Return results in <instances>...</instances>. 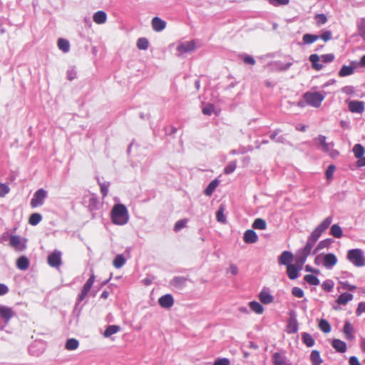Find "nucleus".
Here are the masks:
<instances>
[{"label": "nucleus", "mask_w": 365, "mask_h": 365, "mask_svg": "<svg viewBox=\"0 0 365 365\" xmlns=\"http://www.w3.org/2000/svg\"><path fill=\"white\" fill-rule=\"evenodd\" d=\"M348 107L351 113H361L364 110V103L359 101H351L349 103Z\"/></svg>", "instance_id": "10"}, {"label": "nucleus", "mask_w": 365, "mask_h": 365, "mask_svg": "<svg viewBox=\"0 0 365 365\" xmlns=\"http://www.w3.org/2000/svg\"><path fill=\"white\" fill-rule=\"evenodd\" d=\"M304 279L310 285L317 286L319 284V279L317 278V276L313 274H306L304 277Z\"/></svg>", "instance_id": "39"}, {"label": "nucleus", "mask_w": 365, "mask_h": 365, "mask_svg": "<svg viewBox=\"0 0 365 365\" xmlns=\"http://www.w3.org/2000/svg\"><path fill=\"white\" fill-rule=\"evenodd\" d=\"M252 227L254 229L264 230L267 228V222L262 218H257L252 224Z\"/></svg>", "instance_id": "35"}, {"label": "nucleus", "mask_w": 365, "mask_h": 365, "mask_svg": "<svg viewBox=\"0 0 365 365\" xmlns=\"http://www.w3.org/2000/svg\"><path fill=\"white\" fill-rule=\"evenodd\" d=\"M177 49L180 53L190 52L195 49V42L190 41L182 43L178 46Z\"/></svg>", "instance_id": "16"}, {"label": "nucleus", "mask_w": 365, "mask_h": 365, "mask_svg": "<svg viewBox=\"0 0 365 365\" xmlns=\"http://www.w3.org/2000/svg\"><path fill=\"white\" fill-rule=\"evenodd\" d=\"M352 299L353 295L351 294L345 292L339 296L336 302L340 305H345Z\"/></svg>", "instance_id": "24"}, {"label": "nucleus", "mask_w": 365, "mask_h": 365, "mask_svg": "<svg viewBox=\"0 0 365 365\" xmlns=\"http://www.w3.org/2000/svg\"><path fill=\"white\" fill-rule=\"evenodd\" d=\"M215 110V107L212 104H207L202 109V112L204 115H211Z\"/></svg>", "instance_id": "53"}, {"label": "nucleus", "mask_w": 365, "mask_h": 365, "mask_svg": "<svg viewBox=\"0 0 365 365\" xmlns=\"http://www.w3.org/2000/svg\"><path fill=\"white\" fill-rule=\"evenodd\" d=\"M100 188H101V193L102 194V196L105 197L108 191V185L106 183H100Z\"/></svg>", "instance_id": "62"}, {"label": "nucleus", "mask_w": 365, "mask_h": 365, "mask_svg": "<svg viewBox=\"0 0 365 365\" xmlns=\"http://www.w3.org/2000/svg\"><path fill=\"white\" fill-rule=\"evenodd\" d=\"M303 342L308 346L312 347L314 344V339L312 336L308 333L302 334Z\"/></svg>", "instance_id": "43"}, {"label": "nucleus", "mask_w": 365, "mask_h": 365, "mask_svg": "<svg viewBox=\"0 0 365 365\" xmlns=\"http://www.w3.org/2000/svg\"><path fill=\"white\" fill-rule=\"evenodd\" d=\"M187 279L184 277H175L171 281V284L178 289H182L185 286Z\"/></svg>", "instance_id": "20"}, {"label": "nucleus", "mask_w": 365, "mask_h": 365, "mask_svg": "<svg viewBox=\"0 0 365 365\" xmlns=\"http://www.w3.org/2000/svg\"><path fill=\"white\" fill-rule=\"evenodd\" d=\"M0 316L6 322H8L14 316V312L10 307L0 306Z\"/></svg>", "instance_id": "13"}, {"label": "nucleus", "mask_w": 365, "mask_h": 365, "mask_svg": "<svg viewBox=\"0 0 365 365\" xmlns=\"http://www.w3.org/2000/svg\"><path fill=\"white\" fill-rule=\"evenodd\" d=\"M319 38V36H317V35H313V34H304L303 36V38L302 39H303V42L305 44H310V43H314V41H316Z\"/></svg>", "instance_id": "44"}, {"label": "nucleus", "mask_w": 365, "mask_h": 365, "mask_svg": "<svg viewBox=\"0 0 365 365\" xmlns=\"http://www.w3.org/2000/svg\"><path fill=\"white\" fill-rule=\"evenodd\" d=\"M331 344L336 351L340 353H344L346 350V343L340 339H334Z\"/></svg>", "instance_id": "21"}, {"label": "nucleus", "mask_w": 365, "mask_h": 365, "mask_svg": "<svg viewBox=\"0 0 365 365\" xmlns=\"http://www.w3.org/2000/svg\"><path fill=\"white\" fill-rule=\"evenodd\" d=\"M237 167V162L236 161H232L230 162L227 166L224 168V173L225 174H230L233 173Z\"/></svg>", "instance_id": "47"}, {"label": "nucleus", "mask_w": 365, "mask_h": 365, "mask_svg": "<svg viewBox=\"0 0 365 365\" xmlns=\"http://www.w3.org/2000/svg\"><path fill=\"white\" fill-rule=\"evenodd\" d=\"M294 255L291 252L284 251L279 257V262L281 264L286 265L287 267L291 265L293 261Z\"/></svg>", "instance_id": "11"}, {"label": "nucleus", "mask_w": 365, "mask_h": 365, "mask_svg": "<svg viewBox=\"0 0 365 365\" xmlns=\"http://www.w3.org/2000/svg\"><path fill=\"white\" fill-rule=\"evenodd\" d=\"M314 244H315L314 242H313L309 240H307L306 245L304 246V249L302 250V257L300 259V262L302 264L304 263L306 259L310 255L311 251H312V248L314 247Z\"/></svg>", "instance_id": "15"}, {"label": "nucleus", "mask_w": 365, "mask_h": 365, "mask_svg": "<svg viewBox=\"0 0 365 365\" xmlns=\"http://www.w3.org/2000/svg\"><path fill=\"white\" fill-rule=\"evenodd\" d=\"M166 23L158 17H154L152 19V26L154 31H161L165 28Z\"/></svg>", "instance_id": "17"}, {"label": "nucleus", "mask_w": 365, "mask_h": 365, "mask_svg": "<svg viewBox=\"0 0 365 365\" xmlns=\"http://www.w3.org/2000/svg\"><path fill=\"white\" fill-rule=\"evenodd\" d=\"M10 191V188L5 183L0 184V197H4Z\"/></svg>", "instance_id": "54"}, {"label": "nucleus", "mask_w": 365, "mask_h": 365, "mask_svg": "<svg viewBox=\"0 0 365 365\" xmlns=\"http://www.w3.org/2000/svg\"><path fill=\"white\" fill-rule=\"evenodd\" d=\"M292 294L296 297H298V298H302L304 297V291L299 288V287H295L292 289Z\"/></svg>", "instance_id": "57"}, {"label": "nucleus", "mask_w": 365, "mask_h": 365, "mask_svg": "<svg viewBox=\"0 0 365 365\" xmlns=\"http://www.w3.org/2000/svg\"><path fill=\"white\" fill-rule=\"evenodd\" d=\"M218 184L219 182L217 180H213L212 181H211L204 191L205 195L210 196L217 187Z\"/></svg>", "instance_id": "34"}, {"label": "nucleus", "mask_w": 365, "mask_h": 365, "mask_svg": "<svg viewBox=\"0 0 365 365\" xmlns=\"http://www.w3.org/2000/svg\"><path fill=\"white\" fill-rule=\"evenodd\" d=\"M137 46L139 49L145 50L148 47V41L145 38H140L137 41Z\"/></svg>", "instance_id": "48"}, {"label": "nucleus", "mask_w": 365, "mask_h": 365, "mask_svg": "<svg viewBox=\"0 0 365 365\" xmlns=\"http://www.w3.org/2000/svg\"><path fill=\"white\" fill-rule=\"evenodd\" d=\"M120 330V327L118 325H110L108 326L103 332L104 337H110L114 334L118 333Z\"/></svg>", "instance_id": "25"}, {"label": "nucleus", "mask_w": 365, "mask_h": 365, "mask_svg": "<svg viewBox=\"0 0 365 365\" xmlns=\"http://www.w3.org/2000/svg\"><path fill=\"white\" fill-rule=\"evenodd\" d=\"M46 197L47 192L43 188L38 189L34 192V196L31 200V207L36 208L37 207L41 206L43 204L44 200Z\"/></svg>", "instance_id": "5"}, {"label": "nucleus", "mask_w": 365, "mask_h": 365, "mask_svg": "<svg viewBox=\"0 0 365 365\" xmlns=\"http://www.w3.org/2000/svg\"><path fill=\"white\" fill-rule=\"evenodd\" d=\"M322 287L324 291L330 292L334 288V282L331 280H326L322 282Z\"/></svg>", "instance_id": "51"}, {"label": "nucleus", "mask_w": 365, "mask_h": 365, "mask_svg": "<svg viewBox=\"0 0 365 365\" xmlns=\"http://www.w3.org/2000/svg\"><path fill=\"white\" fill-rule=\"evenodd\" d=\"M310 359L312 361V365H320L323 362L319 352L317 350H313L312 351Z\"/></svg>", "instance_id": "28"}, {"label": "nucleus", "mask_w": 365, "mask_h": 365, "mask_svg": "<svg viewBox=\"0 0 365 365\" xmlns=\"http://www.w3.org/2000/svg\"><path fill=\"white\" fill-rule=\"evenodd\" d=\"M95 282V275L93 274L89 279L86 281L85 284L83 285L81 293L78 296V302L83 301L86 297L87 296L88 293L91 291V289Z\"/></svg>", "instance_id": "7"}, {"label": "nucleus", "mask_w": 365, "mask_h": 365, "mask_svg": "<svg viewBox=\"0 0 365 365\" xmlns=\"http://www.w3.org/2000/svg\"><path fill=\"white\" fill-rule=\"evenodd\" d=\"M319 36V38L322 39L324 41H328L332 38V32L331 31H325Z\"/></svg>", "instance_id": "56"}, {"label": "nucleus", "mask_w": 365, "mask_h": 365, "mask_svg": "<svg viewBox=\"0 0 365 365\" xmlns=\"http://www.w3.org/2000/svg\"><path fill=\"white\" fill-rule=\"evenodd\" d=\"M93 19L95 23L101 24L106 21L107 15L104 11H98L94 14Z\"/></svg>", "instance_id": "22"}, {"label": "nucleus", "mask_w": 365, "mask_h": 365, "mask_svg": "<svg viewBox=\"0 0 365 365\" xmlns=\"http://www.w3.org/2000/svg\"><path fill=\"white\" fill-rule=\"evenodd\" d=\"M314 19L318 26L325 24L328 20L327 16L324 14H316Z\"/></svg>", "instance_id": "45"}, {"label": "nucleus", "mask_w": 365, "mask_h": 365, "mask_svg": "<svg viewBox=\"0 0 365 365\" xmlns=\"http://www.w3.org/2000/svg\"><path fill=\"white\" fill-rule=\"evenodd\" d=\"M243 61L245 63L254 65L255 64V58L251 56H245L243 58Z\"/></svg>", "instance_id": "63"}, {"label": "nucleus", "mask_w": 365, "mask_h": 365, "mask_svg": "<svg viewBox=\"0 0 365 365\" xmlns=\"http://www.w3.org/2000/svg\"><path fill=\"white\" fill-rule=\"evenodd\" d=\"M110 217L113 223L115 225H123L126 224L129 219L126 207L123 204L114 205L110 212Z\"/></svg>", "instance_id": "1"}, {"label": "nucleus", "mask_w": 365, "mask_h": 365, "mask_svg": "<svg viewBox=\"0 0 365 365\" xmlns=\"http://www.w3.org/2000/svg\"><path fill=\"white\" fill-rule=\"evenodd\" d=\"M294 265L291 264L287 267V273L290 279H295L298 277L299 270Z\"/></svg>", "instance_id": "26"}, {"label": "nucleus", "mask_w": 365, "mask_h": 365, "mask_svg": "<svg viewBox=\"0 0 365 365\" xmlns=\"http://www.w3.org/2000/svg\"><path fill=\"white\" fill-rule=\"evenodd\" d=\"M42 220V216L39 213H33L29 218V223L31 225H38Z\"/></svg>", "instance_id": "41"}, {"label": "nucleus", "mask_w": 365, "mask_h": 365, "mask_svg": "<svg viewBox=\"0 0 365 365\" xmlns=\"http://www.w3.org/2000/svg\"><path fill=\"white\" fill-rule=\"evenodd\" d=\"M319 328L324 333H329L331 331V325L326 319H321L319 323Z\"/></svg>", "instance_id": "40"}, {"label": "nucleus", "mask_w": 365, "mask_h": 365, "mask_svg": "<svg viewBox=\"0 0 365 365\" xmlns=\"http://www.w3.org/2000/svg\"><path fill=\"white\" fill-rule=\"evenodd\" d=\"M26 240L19 235H12L9 240V245L16 251L21 252L26 248Z\"/></svg>", "instance_id": "6"}, {"label": "nucleus", "mask_w": 365, "mask_h": 365, "mask_svg": "<svg viewBox=\"0 0 365 365\" xmlns=\"http://www.w3.org/2000/svg\"><path fill=\"white\" fill-rule=\"evenodd\" d=\"M331 222L332 217H327L317 227H316L314 230L322 235L329 227Z\"/></svg>", "instance_id": "18"}, {"label": "nucleus", "mask_w": 365, "mask_h": 365, "mask_svg": "<svg viewBox=\"0 0 365 365\" xmlns=\"http://www.w3.org/2000/svg\"><path fill=\"white\" fill-rule=\"evenodd\" d=\"M187 222V219H182V220H180L177 221L174 226V230L175 232L180 230L181 229H182L183 227H185L186 226Z\"/></svg>", "instance_id": "50"}, {"label": "nucleus", "mask_w": 365, "mask_h": 365, "mask_svg": "<svg viewBox=\"0 0 365 365\" xmlns=\"http://www.w3.org/2000/svg\"><path fill=\"white\" fill-rule=\"evenodd\" d=\"M359 34L365 41V19H361L358 23Z\"/></svg>", "instance_id": "46"}, {"label": "nucleus", "mask_w": 365, "mask_h": 365, "mask_svg": "<svg viewBox=\"0 0 365 365\" xmlns=\"http://www.w3.org/2000/svg\"><path fill=\"white\" fill-rule=\"evenodd\" d=\"M58 47L63 52L66 53L70 49V43L66 39L59 38L58 41Z\"/></svg>", "instance_id": "38"}, {"label": "nucleus", "mask_w": 365, "mask_h": 365, "mask_svg": "<svg viewBox=\"0 0 365 365\" xmlns=\"http://www.w3.org/2000/svg\"><path fill=\"white\" fill-rule=\"evenodd\" d=\"M249 307L256 314H261L264 312V307L257 302L253 301L250 302Z\"/></svg>", "instance_id": "31"}, {"label": "nucleus", "mask_w": 365, "mask_h": 365, "mask_svg": "<svg viewBox=\"0 0 365 365\" xmlns=\"http://www.w3.org/2000/svg\"><path fill=\"white\" fill-rule=\"evenodd\" d=\"M321 58L324 63H330L334 61V56L332 53H327L322 55Z\"/></svg>", "instance_id": "60"}, {"label": "nucleus", "mask_w": 365, "mask_h": 365, "mask_svg": "<svg viewBox=\"0 0 365 365\" xmlns=\"http://www.w3.org/2000/svg\"><path fill=\"white\" fill-rule=\"evenodd\" d=\"M314 142L318 146H321L323 151L327 153L330 157L334 158L339 155V151L334 149L333 143H327L324 135H319L314 139Z\"/></svg>", "instance_id": "2"}, {"label": "nucleus", "mask_w": 365, "mask_h": 365, "mask_svg": "<svg viewBox=\"0 0 365 365\" xmlns=\"http://www.w3.org/2000/svg\"><path fill=\"white\" fill-rule=\"evenodd\" d=\"M319 60L320 58L317 54H312L309 56V61L312 62L313 68L317 71H319L323 68V66L318 63Z\"/></svg>", "instance_id": "32"}, {"label": "nucleus", "mask_w": 365, "mask_h": 365, "mask_svg": "<svg viewBox=\"0 0 365 365\" xmlns=\"http://www.w3.org/2000/svg\"><path fill=\"white\" fill-rule=\"evenodd\" d=\"M230 362L228 359L226 358H221L217 359L215 361L213 365H230Z\"/></svg>", "instance_id": "61"}, {"label": "nucleus", "mask_w": 365, "mask_h": 365, "mask_svg": "<svg viewBox=\"0 0 365 365\" xmlns=\"http://www.w3.org/2000/svg\"><path fill=\"white\" fill-rule=\"evenodd\" d=\"M321 235H322L317 232V230H314L313 232L309 236L308 240L315 243L319 240Z\"/></svg>", "instance_id": "59"}, {"label": "nucleus", "mask_w": 365, "mask_h": 365, "mask_svg": "<svg viewBox=\"0 0 365 365\" xmlns=\"http://www.w3.org/2000/svg\"><path fill=\"white\" fill-rule=\"evenodd\" d=\"M273 363L275 365H284L286 362V358L284 355L280 353L276 352L272 356Z\"/></svg>", "instance_id": "30"}, {"label": "nucleus", "mask_w": 365, "mask_h": 365, "mask_svg": "<svg viewBox=\"0 0 365 365\" xmlns=\"http://www.w3.org/2000/svg\"><path fill=\"white\" fill-rule=\"evenodd\" d=\"M48 264L53 267H58L61 264V253L54 251L47 258Z\"/></svg>", "instance_id": "8"}, {"label": "nucleus", "mask_w": 365, "mask_h": 365, "mask_svg": "<svg viewBox=\"0 0 365 365\" xmlns=\"http://www.w3.org/2000/svg\"><path fill=\"white\" fill-rule=\"evenodd\" d=\"M354 72V69L352 66H343L339 72V76L340 77H344L353 74Z\"/></svg>", "instance_id": "36"}, {"label": "nucleus", "mask_w": 365, "mask_h": 365, "mask_svg": "<svg viewBox=\"0 0 365 365\" xmlns=\"http://www.w3.org/2000/svg\"><path fill=\"white\" fill-rule=\"evenodd\" d=\"M321 235H322L317 232V230H314L313 232L309 236L308 240L315 243L319 240Z\"/></svg>", "instance_id": "58"}, {"label": "nucleus", "mask_w": 365, "mask_h": 365, "mask_svg": "<svg viewBox=\"0 0 365 365\" xmlns=\"http://www.w3.org/2000/svg\"><path fill=\"white\" fill-rule=\"evenodd\" d=\"M337 257L333 253H329L323 257V266L326 268L330 269L337 263Z\"/></svg>", "instance_id": "9"}, {"label": "nucleus", "mask_w": 365, "mask_h": 365, "mask_svg": "<svg viewBox=\"0 0 365 365\" xmlns=\"http://www.w3.org/2000/svg\"><path fill=\"white\" fill-rule=\"evenodd\" d=\"M16 267L21 270H26L29 267V260L26 257L21 256L16 261Z\"/></svg>", "instance_id": "23"}, {"label": "nucleus", "mask_w": 365, "mask_h": 365, "mask_svg": "<svg viewBox=\"0 0 365 365\" xmlns=\"http://www.w3.org/2000/svg\"><path fill=\"white\" fill-rule=\"evenodd\" d=\"M243 240L247 244H252L258 240V236L254 230H247L244 233Z\"/></svg>", "instance_id": "14"}, {"label": "nucleus", "mask_w": 365, "mask_h": 365, "mask_svg": "<svg viewBox=\"0 0 365 365\" xmlns=\"http://www.w3.org/2000/svg\"><path fill=\"white\" fill-rule=\"evenodd\" d=\"M259 299L262 304H269L273 302V297L267 291L262 290L259 294Z\"/></svg>", "instance_id": "19"}, {"label": "nucleus", "mask_w": 365, "mask_h": 365, "mask_svg": "<svg viewBox=\"0 0 365 365\" xmlns=\"http://www.w3.org/2000/svg\"><path fill=\"white\" fill-rule=\"evenodd\" d=\"M353 153L355 158L360 160L364 158V148L361 144H356L353 148Z\"/></svg>", "instance_id": "33"}, {"label": "nucleus", "mask_w": 365, "mask_h": 365, "mask_svg": "<svg viewBox=\"0 0 365 365\" xmlns=\"http://www.w3.org/2000/svg\"><path fill=\"white\" fill-rule=\"evenodd\" d=\"M330 234L334 237L340 238L343 235V232L339 225L334 224L331 227Z\"/></svg>", "instance_id": "37"}, {"label": "nucleus", "mask_w": 365, "mask_h": 365, "mask_svg": "<svg viewBox=\"0 0 365 365\" xmlns=\"http://www.w3.org/2000/svg\"><path fill=\"white\" fill-rule=\"evenodd\" d=\"M125 263V259L122 255H117L113 262V264L116 269L122 267Z\"/></svg>", "instance_id": "42"}, {"label": "nucleus", "mask_w": 365, "mask_h": 365, "mask_svg": "<svg viewBox=\"0 0 365 365\" xmlns=\"http://www.w3.org/2000/svg\"><path fill=\"white\" fill-rule=\"evenodd\" d=\"M268 1L271 5L274 6H279L288 4L289 0H268Z\"/></svg>", "instance_id": "55"}, {"label": "nucleus", "mask_w": 365, "mask_h": 365, "mask_svg": "<svg viewBox=\"0 0 365 365\" xmlns=\"http://www.w3.org/2000/svg\"><path fill=\"white\" fill-rule=\"evenodd\" d=\"M332 242L331 239H326L319 242L316 247V249L313 251V254L316 255L319 250L328 248Z\"/></svg>", "instance_id": "27"}, {"label": "nucleus", "mask_w": 365, "mask_h": 365, "mask_svg": "<svg viewBox=\"0 0 365 365\" xmlns=\"http://www.w3.org/2000/svg\"><path fill=\"white\" fill-rule=\"evenodd\" d=\"M216 218L217 220L220 222L225 223L226 222V218L224 215V208L222 206L216 212Z\"/></svg>", "instance_id": "49"}, {"label": "nucleus", "mask_w": 365, "mask_h": 365, "mask_svg": "<svg viewBox=\"0 0 365 365\" xmlns=\"http://www.w3.org/2000/svg\"><path fill=\"white\" fill-rule=\"evenodd\" d=\"M160 307L168 309L174 304V299L171 294H165L158 299Z\"/></svg>", "instance_id": "12"}, {"label": "nucleus", "mask_w": 365, "mask_h": 365, "mask_svg": "<svg viewBox=\"0 0 365 365\" xmlns=\"http://www.w3.org/2000/svg\"><path fill=\"white\" fill-rule=\"evenodd\" d=\"M304 100L307 104L319 108L325 96L319 92H307L304 94Z\"/></svg>", "instance_id": "3"}, {"label": "nucleus", "mask_w": 365, "mask_h": 365, "mask_svg": "<svg viewBox=\"0 0 365 365\" xmlns=\"http://www.w3.org/2000/svg\"><path fill=\"white\" fill-rule=\"evenodd\" d=\"M356 312L357 315H360L361 313L365 312V302H360L358 304Z\"/></svg>", "instance_id": "64"}, {"label": "nucleus", "mask_w": 365, "mask_h": 365, "mask_svg": "<svg viewBox=\"0 0 365 365\" xmlns=\"http://www.w3.org/2000/svg\"><path fill=\"white\" fill-rule=\"evenodd\" d=\"M336 170V167L334 165H330L327 168L325 175L328 180H331L333 178V174Z\"/></svg>", "instance_id": "52"}, {"label": "nucleus", "mask_w": 365, "mask_h": 365, "mask_svg": "<svg viewBox=\"0 0 365 365\" xmlns=\"http://www.w3.org/2000/svg\"><path fill=\"white\" fill-rule=\"evenodd\" d=\"M347 258L356 267H361L365 264L362 252L359 249L349 250L347 254Z\"/></svg>", "instance_id": "4"}, {"label": "nucleus", "mask_w": 365, "mask_h": 365, "mask_svg": "<svg viewBox=\"0 0 365 365\" xmlns=\"http://www.w3.org/2000/svg\"><path fill=\"white\" fill-rule=\"evenodd\" d=\"M79 346V342L77 339L71 338L68 339L65 344L66 349L68 351L76 350Z\"/></svg>", "instance_id": "29"}]
</instances>
